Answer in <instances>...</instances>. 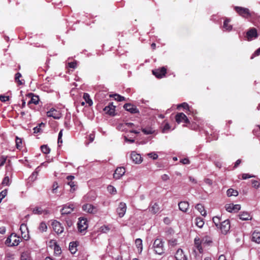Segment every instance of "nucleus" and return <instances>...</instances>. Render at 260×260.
I'll use <instances>...</instances> for the list:
<instances>
[{
    "mask_svg": "<svg viewBox=\"0 0 260 260\" xmlns=\"http://www.w3.org/2000/svg\"><path fill=\"white\" fill-rule=\"evenodd\" d=\"M19 231L21 232V235L18 236H17V238L18 239H17V245L20 242V238L24 240H28L29 239L28 231L26 224H21L20 226Z\"/></svg>",
    "mask_w": 260,
    "mask_h": 260,
    "instance_id": "obj_1",
    "label": "nucleus"
},
{
    "mask_svg": "<svg viewBox=\"0 0 260 260\" xmlns=\"http://www.w3.org/2000/svg\"><path fill=\"white\" fill-rule=\"evenodd\" d=\"M153 247L156 253L161 255L164 252V242L160 239H156L153 245Z\"/></svg>",
    "mask_w": 260,
    "mask_h": 260,
    "instance_id": "obj_2",
    "label": "nucleus"
},
{
    "mask_svg": "<svg viewBox=\"0 0 260 260\" xmlns=\"http://www.w3.org/2000/svg\"><path fill=\"white\" fill-rule=\"evenodd\" d=\"M234 9L236 11V12L239 14V15L244 18H246L251 16L252 15V14L250 13V11L247 8L236 6L234 7Z\"/></svg>",
    "mask_w": 260,
    "mask_h": 260,
    "instance_id": "obj_3",
    "label": "nucleus"
},
{
    "mask_svg": "<svg viewBox=\"0 0 260 260\" xmlns=\"http://www.w3.org/2000/svg\"><path fill=\"white\" fill-rule=\"evenodd\" d=\"M88 228L87 220L85 218H79L78 222V231L81 233H84Z\"/></svg>",
    "mask_w": 260,
    "mask_h": 260,
    "instance_id": "obj_4",
    "label": "nucleus"
},
{
    "mask_svg": "<svg viewBox=\"0 0 260 260\" xmlns=\"http://www.w3.org/2000/svg\"><path fill=\"white\" fill-rule=\"evenodd\" d=\"M221 232L223 234H226L230 229V222L229 220L226 219L222 221L219 225Z\"/></svg>",
    "mask_w": 260,
    "mask_h": 260,
    "instance_id": "obj_5",
    "label": "nucleus"
},
{
    "mask_svg": "<svg viewBox=\"0 0 260 260\" xmlns=\"http://www.w3.org/2000/svg\"><path fill=\"white\" fill-rule=\"evenodd\" d=\"M52 226L54 231L57 234H60L63 232V227L59 222L56 220H54L52 222Z\"/></svg>",
    "mask_w": 260,
    "mask_h": 260,
    "instance_id": "obj_6",
    "label": "nucleus"
},
{
    "mask_svg": "<svg viewBox=\"0 0 260 260\" xmlns=\"http://www.w3.org/2000/svg\"><path fill=\"white\" fill-rule=\"evenodd\" d=\"M16 243V234L12 233L9 236L5 241V244L8 246H14Z\"/></svg>",
    "mask_w": 260,
    "mask_h": 260,
    "instance_id": "obj_7",
    "label": "nucleus"
},
{
    "mask_svg": "<svg viewBox=\"0 0 260 260\" xmlns=\"http://www.w3.org/2000/svg\"><path fill=\"white\" fill-rule=\"evenodd\" d=\"M257 30L255 28H250L246 33L247 40L249 41L257 38Z\"/></svg>",
    "mask_w": 260,
    "mask_h": 260,
    "instance_id": "obj_8",
    "label": "nucleus"
},
{
    "mask_svg": "<svg viewBox=\"0 0 260 260\" xmlns=\"http://www.w3.org/2000/svg\"><path fill=\"white\" fill-rule=\"evenodd\" d=\"M126 204L123 202L119 203L118 208H117L116 211L120 217H122L126 212Z\"/></svg>",
    "mask_w": 260,
    "mask_h": 260,
    "instance_id": "obj_9",
    "label": "nucleus"
},
{
    "mask_svg": "<svg viewBox=\"0 0 260 260\" xmlns=\"http://www.w3.org/2000/svg\"><path fill=\"white\" fill-rule=\"evenodd\" d=\"M167 72V69L165 67H162L160 69H156L152 71L153 74L157 78H161L165 76Z\"/></svg>",
    "mask_w": 260,
    "mask_h": 260,
    "instance_id": "obj_10",
    "label": "nucleus"
},
{
    "mask_svg": "<svg viewBox=\"0 0 260 260\" xmlns=\"http://www.w3.org/2000/svg\"><path fill=\"white\" fill-rule=\"evenodd\" d=\"M175 119L177 123L184 122L189 123V121L187 116L183 113H179L175 116Z\"/></svg>",
    "mask_w": 260,
    "mask_h": 260,
    "instance_id": "obj_11",
    "label": "nucleus"
},
{
    "mask_svg": "<svg viewBox=\"0 0 260 260\" xmlns=\"http://www.w3.org/2000/svg\"><path fill=\"white\" fill-rule=\"evenodd\" d=\"M225 208L226 210L229 212H236L240 210L241 206L239 204H229L225 205Z\"/></svg>",
    "mask_w": 260,
    "mask_h": 260,
    "instance_id": "obj_12",
    "label": "nucleus"
},
{
    "mask_svg": "<svg viewBox=\"0 0 260 260\" xmlns=\"http://www.w3.org/2000/svg\"><path fill=\"white\" fill-rule=\"evenodd\" d=\"M201 241V238H200V236H197L194 239V245L197 249L201 253L203 251V246Z\"/></svg>",
    "mask_w": 260,
    "mask_h": 260,
    "instance_id": "obj_13",
    "label": "nucleus"
},
{
    "mask_svg": "<svg viewBox=\"0 0 260 260\" xmlns=\"http://www.w3.org/2000/svg\"><path fill=\"white\" fill-rule=\"evenodd\" d=\"M82 209L84 211L89 213L94 214L97 212L96 207L90 204H86L83 205Z\"/></svg>",
    "mask_w": 260,
    "mask_h": 260,
    "instance_id": "obj_14",
    "label": "nucleus"
},
{
    "mask_svg": "<svg viewBox=\"0 0 260 260\" xmlns=\"http://www.w3.org/2000/svg\"><path fill=\"white\" fill-rule=\"evenodd\" d=\"M125 173V168L123 167H118L115 171L113 174V178L116 179H119Z\"/></svg>",
    "mask_w": 260,
    "mask_h": 260,
    "instance_id": "obj_15",
    "label": "nucleus"
},
{
    "mask_svg": "<svg viewBox=\"0 0 260 260\" xmlns=\"http://www.w3.org/2000/svg\"><path fill=\"white\" fill-rule=\"evenodd\" d=\"M74 209V205L72 204L65 205L61 210V214H68L71 213Z\"/></svg>",
    "mask_w": 260,
    "mask_h": 260,
    "instance_id": "obj_16",
    "label": "nucleus"
},
{
    "mask_svg": "<svg viewBox=\"0 0 260 260\" xmlns=\"http://www.w3.org/2000/svg\"><path fill=\"white\" fill-rule=\"evenodd\" d=\"M131 158L133 162L136 164L141 163L142 161V157L139 154L137 153L135 151H133L131 154Z\"/></svg>",
    "mask_w": 260,
    "mask_h": 260,
    "instance_id": "obj_17",
    "label": "nucleus"
},
{
    "mask_svg": "<svg viewBox=\"0 0 260 260\" xmlns=\"http://www.w3.org/2000/svg\"><path fill=\"white\" fill-rule=\"evenodd\" d=\"M47 115L48 117H51L56 119L60 118L61 117V114L59 111L53 108L47 112Z\"/></svg>",
    "mask_w": 260,
    "mask_h": 260,
    "instance_id": "obj_18",
    "label": "nucleus"
},
{
    "mask_svg": "<svg viewBox=\"0 0 260 260\" xmlns=\"http://www.w3.org/2000/svg\"><path fill=\"white\" fill-rule=\"evenodd\" d=\"M123 107L126 111L133 114L138 113L139 112V111L137 107L131 104H125Z\"/></svg>",
    "mask_w": 260,
    "mask_h": 260,
    "instance_id": "obj_19",
    "label": "nucleus"
},
{
    "mask_svg": "<svg viewBox=\"0 0 260 260\" xmlns=\"http://www.w3.org/2000/svg\"><path fill=\"white\" fill-rule=\"evenodd\" d=\"M27 98L29 99L28 101V105H30L31 104H34L35 105H37L38 104L39 101V98L38 95H35L33 93H29L27 95Z\"/></svg>",
    "mask_w": 260,
    "mask_h": 260,
    "instance_id": "obj_20",
    "label": "nucleus"
},
{
    "mask_svg": "<svg viewBox=\"0 0 260 260\" xmlns=\"http://www.w3.org/2000/svg\"><path fill=\"white\" fill-rule=\"evenodd\" d=\"M104 111L106 114L110 115H114L115 111V106L113 105L112 103H110L107 106L105 107Z\"/></svg>",
    "mask_w": 260,
    "mask_h": 260,
    "instance_id": "obj_21",
    "label": "nucleus"
},
{
    "mask_svg": "<svg viewBox=\"0 0 260 260\" xmlns=\"http://www.w3.org/2000/svg\"><path fill=\"white\" fill-rule=\"evenodd\" d=\"M200 238H201V241L203 246L210 245L212 243V239L209 236L206 235L203 237H200Z\"/></svg>",
    "mask_w": 260,
    "mask_h": 260,
    "instance_id": "obj_22",
    "label": "nucleus"
},
{
    "mask_svg": "<svg viewBox=\"0 0 260 260\" xmlns=\"http://www.w3.org/2000/svg\"><path fill=\"white\" fill-rule=\"evenodd\" d=\"M175 258L176 260H187V257L183 253L182 249H179L175 254Z\"/></svg>",
    "mask_w": 260,
    "mask_h": 260,
    "instance_id": "obj_23",
    "label": "nucleus"
},
{
    "mask_svg": "<svg viewBox=\"0 0 260 260\" xmlns=\"http://www.w3.org/2000/svg\"><path fill=\"white\" fill-rule=\"evenodd\" d=\"M179 209L183 212H186L188 209L189 204L187 202H180L178 203Z\"/></svg>",
    "mask_w": 260,
    "mask_h": 260,
    "instance_id": "obj_24",
    "label": "nucleus"
},
{
    "mask_svg": "<svg viewBox=\"0 0 260 260\" xmlns=\"http://www.w3.org/2000/svg\"><path fill=\"white\" fill-rule=\"evenodd\" d=\"M78 243L77 241H73L70 242L69 244V250L72 254L75 253L77 251V246Z\"/></svg>",
    "mask_w": 260,
    "mask_h": 260,
    "instance_id": "obj_25",
    "label": "nucleus"
},
{
    "mask_svg": "<svg viewBox=\"0 0 260 260\" xmlns=\"http://www.w3.org/2000/svg\"><path fill=\"white\" fill-rule=\"evenodd\" d=\"M239 218L242 220H251L252 217L249 213L247 212H243L239 214Z\"/></svg>",
    "mask_w": 260,
    "mask_h": 260,
    "instance_id": "obj_26",
    "label": "nucleus"
},
{
    "mask_svg": "<svg viewBox=\"0 0 260 260\" xmlns=\"http://www.w3.org/2000/svg\"><path fill=\"white\" fill-rule=\"evenodd\" d=\"M30 210L32 211V213L35 214H42L43 213H47V212L45 210H43L41 207H35L34 208H31Z\"/></svg>",
    "mask_w": 260,
    "mask_h": 260,
    "instance_id": "obj_27",
    "label": "nucleus"
},
{
    "mask_svg": "<svg viewBox=\"0 0 260 260\" xmlns=\"http://www.w3.org/2000/svg\"><path fill=\"white\" fill-rule=\"evenodd\" d=\"M252 241L258 244L260 243V232H253L252 235Z\"/></svg>",
    "mask_w": 260,
    "mask_h": 260,
    "instance_id": "obj_28",
    "label": "nucleus"
},
{
    "mask_svg": "<svg viewBox=\"0 0 260 260\" xmlns=\"http://www.w3.org/2000/svg\"><path fill=\"white\" fill-rule=\"evenodd\" d=\"M195 208L199 211L202 216H205L206 215V211H205L204 206L201 204H197Z\"/></svg>",
    "mask_w": 260,
    "mask_h": 260,
    "instance_id": "obj_29",
    "label": "nucleus"
},
{
    "mask_svg": "<svg viewBox=\"0 0 260 260\" xmlns=\"http://www.w3.org/2000/svg\"><path fill=\"white\" fill-rule=\"evenodd\" d=\"M159 209L158 204L155 203L149 208V211L153 214H155L159 211Z\"/></svg>",
    "mask_w": 260,
    "mask_h": 260,
    "instance_id": "obj_30",
    "label": "nucleus"
},
{
    "mask_svg": "<svg viewBox=\"0 0 260 260\" xmlns=\"http://www.w3.org/2000/svg\"><path fill=\"white\" fill-rule=\"evenodd\" d=\"M83 99L85 102L87 104H88L89 106H91V105H92L93 103L91 99L90 98L89 94L87 93H84L83 94Z\"/></svg>",
    "mask_w": 260,
    "mask_h": 260,
    "instance_id": "obj_31",
    "label": "nucleus"
},
{
    "mask_svg": "<svg viewBox=\"0 0 260 260\" xmlns=\"http://www.w3.org/2000/svg\"><path fill=\"white\" fill-rule=\"evenodd\" d=\"M230 21L229 19L226 18L223 22V27L226 30L230 31L232 29V26L229 24Z\"/></svg>",
    "mask_w": 260,
    "mask_h": 260,
    "instance_id": "obj_32",
    "label": "nucleus"
},
{
    "mask_svg": "<svg viewBox=\"0 0 260 260\" xmlns=\"http://www.w3.org/2000/svg\"><path fill=\"white\" fill-rule=\"evenodd\" d=\"M39 171V168L38 167L36 169L35 171L34 172L32 173V174L30 176V177H29V179L30 181H34L35 180H36Z\"/></svg>",
    "mask_w": 260,
    "mask_h": 260,
    "instance_id": "obj_33",
    "label": "nucleus"
},
{
    "mask_svg": "<svg viewBox=\"0 0 260 260\" xmlns=\"http://www.w3.org/2000/svg\"><path fill=\"white\" fill-rule=\"evenodd\" d=\"M196 224L199 228H202L204 224V221L203 218L200 217H197L196 219Z\"/></svg>",
    "mask_w": 260,
    "mask_h": 260,
    "instance_id": "obj_34",
    "label": "nucleus"
},
{
    "mask_svg": "<svg viewBox=\"0 0 260 260\" xmlns=\"http://www.w3.org/2000/svg\"><path fill=\"white\" fill-rule=\"evenodd\" d=\"M226 194L228 197H236L238 195V192L236 190H234L232 188H230L228 189L226 191Z\"/></svg>",
    "mask_w": 260,
    "mask_h": 260,
    "instance_id": "obj_35",
    "label": "nucleus"
},
{
    "mask_svg": "<svg viewBox=\"0 0 260 260\" xmlns=\"http://www.w3.org/2000/svg\"><path fill=\"white\" fill-rule=\"evenodd\" d=\"M67 184L70 186V191L72 192H73L76 190L77 188L76 184L73 181H68Z\"/></svg>",
    "mask_w": 260,
    "mask_h": 260,
    "instance_id": "obj_36",
    "label": "nucleus"
},
{
    "mask_svg": "<svg viewBox=\"0 0 260 260\" xmlns=\"http://www.w3.org/2000/svg\"><path fill=\"white\" fill-rule=\"evenodd\" d=\"M142 131L145 135H150L153 134L155 131L152 128L148 127L142 128Z\"/></svg>",
    "mask_w": 260,
    "mask_h": 260,
    "instance_id": "obj_37",
    "label": "nucleus"
},
{
    "mask_svg": "<svg viewBox=\"0 0 260 260\" xmlns=\"http://www.w3.org/2000/svg\"><path fill=\"white\" fill-rule=\"evenodd\" d=\"M135 244L139 250L141 252L143 249L142 240L140 238H138L135 240Z\"/></svg>",
    "mask_w": 260,
    "mask_h": 260,
    "instance_id": "obj_38",
    "label": "nucleus"
},
{
    "mask_svg": "<svg viewBox=\"0 0 260 260\" xmlns=\"http://www.w3.org/2000/svg\"><path fill=\"white\" fill-rule=\"evenodd\" d=\"M21 260H30V253L28 251L23 252L20 257Z\"/></svg>",
    "mask_w": 260,
    "mask_h": 260,
    "instance_id": "obj_39",
    "label": "nucleus"
},
{
    "mask_svg": "<svg viewBox=\"0 0 260 260\" xmlns=\"http://www.w3.org/2000/svg\"><path fill=\"white\" fill-rule=\"evenodd\" d=\"M24 146L22 140L17 137V149L21 150Z\"/></svg>",
    "mask_w": 260,
    "mask_h": 260,
    "instance_id": "obj_40",
    "label": "nucleus"
},
{
    "mask_svg": "<svg viewBox=\"0 0 260 260\" xmlns=\"http://www.w3.org/2000/svg\"><path fill=\"white\" fill-rule=\"evenodd\" d=\"M213 222L214 223L216 226L218 227L219 223L220 222L221 218L219 216H214L212 218Z\"/></svg>",
    "mask_w": 260,
    "mask_h": 260,
    "instance_id": "obj_41",
    "label": "nucleus"
},
{
    "mask_svg": "<svg viewBox=\"0 0 260 260\" xmlns=\"http://www.w3.org/2000/svg\"><path fill=\"white\" fill-rule=\"evenodd\" d=\"M47 229V226L46 224L44 222H41L40 224V225L39 226V230H40V231H41V232H45L46 231Z\"/></svg>",
    "mask_w": 260,
    "mask_h": 260,
    "instance_id": "obj_42",
    "label": "nucleus"
},
{
    "mask_svg": "<svg viewBox=\"0 0 260 260\" xmlns=\"http://www.w3.org/2000/svg\"><path fill=\"white\" fill-rule=\"evenodd\" d=\"M42 151L45 154L50 152V149L47 145H43L41 147Z\"/></svg>",
    "mask_w": 260,
    "mask_h": 260,
    "instance_id": "obj_43",
    "label": "nucleus"
},
{
    "mask_svg": "<svg viewBox=\"0 0 260 260\" xmlns=\"http://www.w3.org/2000/svg\"><path fill=\"white\" fill-rule=\"evenodd\" d=\"M107 190L109 191V192H110L111 194H114L116 193V188L112 185H109L107 187Z\"/></svg>",
    "mask_w": 260,
    "mask_h": 260,
    "instance_id": "obj_44",
    "label": "nucleus"
},
{
    "mask_svg": "<svg viewBox=\"0 0 260 260\" xmlns=\"http://www.w3.org/2000/svg\"><path fill=\"white\" fill-rule=\"evenodd\" d=\"M100 229H101V231L102 233H106L110 231V228L109 227V226L104 225L102 226L101 227Z\"/></svg>",
    "mask_w": 260,
    "mask_h": 260,
    "instance_id": "obj_45",
    "label": "nucleus"
},
{
    "mask_svg": "<svg viewBox=\"0 0 260 260\" xmlns=\"http://www.w3.org/2000/svg\"><path fill=\"white\" fill-rule=\"evenodd\" d=\"M21 77V75L19 73H17V85H23L24 84V80H20V78Z\"/></svg>",
    "mask_w": 260,
    "mask_h": 260,
    "instance_id": "obj_46",
    "label": "nucleus"
},
{
    "mask_svg": "<svg viewBox=\"0 0 260 260\" xmlns=\"http://www.w3.org/2000/svg\"><path fill=\"white\" fill-rule=\"evenodd\" d=\"M7 190L5 189L1 192L0 193V203H1L2 200L7 196Z\"/></svg>",
    "mask_w": 260,
    "mask_h": 260,
    "instance_id": "obj_47",
    "label": "nucleus"
},
{
    "mask_svg": "<svg viewBox=\"0 0 260 260\" xmlns=\"http://www.w3.org/2000/svg\"><path fill=\"white\" fill-rule=\"evenodd\" d=\"M42 126H44L45 124L43 123H41L39 124V125L38 126H37L36 127H34V133L40 132L41 131V127Z\"/></svg>",
    "mask_w": 260,
    "mask_h": 260,
    "instance_id": "obj_48",
    "label": "nucleus"
},
{
    "mask_svg": "<svg viewBox=\"0 0 260 260\" xmlns=\"http://www.w3.org/2000/svg\"><path fill=\"white\" fill-rule=\"evenodd\" d=\"M114 96H115V99L116 100H117V101L121 102V101H125V99L124 96H121L119 94H115L114 95Z\"/></svg>",
    "mask_w": 260,
    "mask_h": 260,
    "instance_id": "obj_49",
    "label": "nucleus"
},
{
    "mask_svg": "<svg viewBox=\"0 0 260 260\" xmlns=\"http://www.w3.org/2000/svg\"><path fill=\"white\" fill-rule=\"evenodd\" d=\"M9 182H10V180H9V177H5L3 180L2 184V185H5V186L9 185L10 184Z\"/></svg>",
    "mask_w": 260,
    "mask_h": 260,
    "instance_id": "obj_50",
    "label": "nucleus"
},
{
    "mask_svg": "<svg viewBox=\"0 0 260 260\" xmlns=\"http://www.w3.org/2000/svg\"><path fill=\"white\" fill-rule=\"evenodd\" d=\"M147 155L149 157L152 158L154 160L156 159L158 157V155L155 152H151Z\"/></svg>",
    "mask_w": 260,
    "mask_h": 260,
    "instance_id": "obj_51",
    "label": "nucleus"
},
{
    "mask_svg": "<svg viewBox=\"0 0 260 260\" xmlns=\"http://www.w3.org/2000/svg\"><path fill=\"white\" fill-rule=\"evenodd\" d=\"M251 183H252V186L255 188H258L259 187L260 183L257 180H252Z\"/></svg>",
    "mask_w": 260,
    "mask_h": 260,
    "instance_id": "obj_52",
    "label": "nucleus"
},
{
    "mask_svg": "<svg viewBox=\"0 0 260 260\" xmlns=\"http://www.w3.org/2000/svg\"><path fill=\"white\" fill-rule=\"evenodd\" d=\"M58 183L56 182H54L52 185V192L53 193H56V189L58 188Z\"/></svg>",
    "mask_w": 260,
    "mask_h": 260,
    "instance_id": "obj_53",
    "label": "nucleus"
},
{
    "mask_svg": "<svg viewBox=\"0 0 260 260\" xmlns=\"http://www.w3.org/2000/svg\"><path fill=\"white\" fill-rule=\"evenodd\" d=\"M7 260H12L15 258V254H11L10 253H8L6 255V257Z\"/></svg>",
    "mask_w": 260,
    "mask_h": 260,
    "instance_id": "obj_54",
    "label": "nucleus"
},
{
    "mask_svg": "<svg viewBox=\"0 0 260 260\" xmlns=\"http://www.w3.org/2000/svg\"><path fill=\"white\" fill-rule=\"evenodd\" d=\"M9 100V96H5L4 95H0V101L3 102H5Z\"/></svg>",
    "mask_w": 260,
    "mask_h": 260,
    "instance_id": "obj_55",
    "label": "nucleus"
},
{
    "mask_svg": "<svg viewBox=\"0 0 260 260\" xmlns=\"http://www.w3.org/2000/svg\"><path fill=\"white\" fill-rule=\"evenodd\" d=\"M171 127L168 123H165L162 129V133H166L170 129Z\"/></svg>",
    "mask_w": 260,
    "mask_h": 260,
    "instance_id": "obj_56",
    "label": "nucleus"
},
{
    "mask_svg": "<svg viewBox=\"0 0 260 260\" xmlns=\"http://www.w3.org/2000/svg\"><path fill=\"white\" fill-rule=\"evenodd\" d=\"M180 107H182L184 109H189V106L186 103H183L182 104H181L178 106V108Z\"/></svg>",
    "mask_w": 260,
    "mask_h": 260,
    "instance_id": "obj_57",
    "label": "nucleus"
},
{
    "mask_svg": "<svg viewBox=\"0 0 260 260\" xmlns=\"http://www.w3.org/2000/svg\"><path fill=\"white\" fill-rule=\"evenodd\" d=\"M54 251L56 254H60L61 252V249L60 247L59 246L57 245L56 243H55Z\"/></svg>",
    "mask_w": 260,
    "mask_h": 260,
    "instance_id": "obj_58",
    "label": "nucleus"
},
{
    "mask_svg": "<svg viewBox=\"0 0 260 260\" xmlns=\"http://www.w3.org/2000/svg\"><path fill=\"white\" fill-rule=\"evenodd\" d=\"M68 66L71 68L75 69L76 68L77 63L75 61L69 62Z\"/></svg>",
    "mask_w": 260,
    "mask_h": 260,
    "instance_id": "obj_59",
    "label": "nucleus"
},
{
    "mask_svg": "<svg viewBox=\"0 0 260 260\" xmlns=\"http://www.w3.org/2000/svg\"><path fill=\"white\" fill-rule=\"evenodd\" d=\"M254 177V176L250 175L248 174H243L242 177L243 179H246Z\"/></svg>",
    "mask_w": 260,
    "mask_h": 260,
    "instance_id": "obj_60",
    "label": "nucleus"
},
{
    "mask_svg": "<svg viewBox=\"0 0 260 260\" xmlns=\"http://www.w3.org/2000/svg\"><path fill=\"white\" fill-rule=\"evenodd\" d=\"M6 160V157L2 156L0 158V167L3 166Z\"/></svg>",
    "mask_w": 260,
    "mask_h": 260,
    "instance_id": "obj_61",
    "label": "nucleus"
},
{
    "mask_svg": "<svg viewBox=\"0 0 260 260\" xmlns=\"http://www.w3.org/2000/svg\"><path fill=\"white\" fill-rule=\"evenodd\" d=\"M204 181L207 184H208L209 185H211L212 184V181L209 178L205 179Z\"/></svg>",
    "mask_w": 260,
    "mask_h": 260,
    "instance_id": "obj_62",
    "label": "nucleus"
},
{
    "mask_svg": "<svg viewBox=\"0 0 260 260\" xmlns=\"http://www.w3.org/2000/svg\"><path fill=\"white\" fill-rule=\"evenodd\" d=\"M181 162H182L183 164L186 165L189 164L190 161L188 158H184L182 159L181 161Z\"/></svg>",
    "mask_w": 260,
    "mask_h": 260,
    "instance_id": "obj_63",
    "label": "nucleus"
},
{
    "mask_svg": "<svg viewBox=\"0 0 260 260\" xmlns=\"http://www.w3.org/2000/svg\"><path fill=\"white\" fill-rule=\"evenodd\" d=\"M169 179V177L168 175L167 174H164L163 175L161 176V179L163 180V181H167L168 180V179Z\"/></svg>",
    "mask_w": 260,
    "mask_h": 260,
    "instance_id": "obj_64",
    "label": "nucleus"
}]
</instances>
